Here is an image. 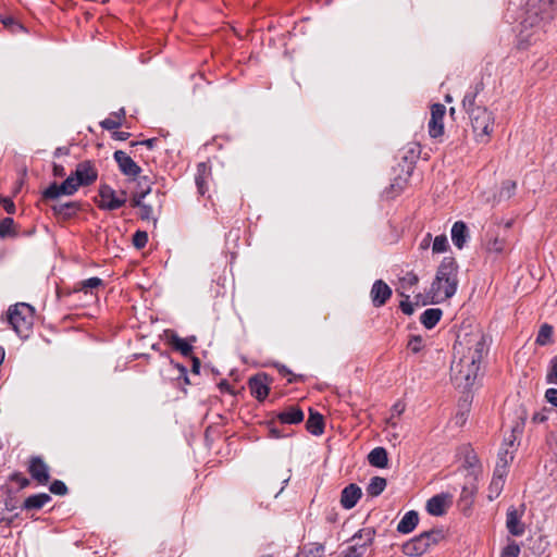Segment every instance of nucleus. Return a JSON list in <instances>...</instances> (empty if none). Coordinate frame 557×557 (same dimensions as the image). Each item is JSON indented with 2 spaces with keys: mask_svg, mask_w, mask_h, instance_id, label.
I'll list each match as a JSON object with an SVG mask.
<instances>
[{
  "mask_svg": "<svg viewBox=\"0 0 557 557\" xmlns=\"http://www.w3.org/2000/svg\"><path fill=\"white\" fill-rule=\"evenodd\" d=\"M148 242V234L145 231H137L133 236V245L137 249H143Z\"/></svg>",
  "mask_w": 557,
  "mask_h": 557,
  "instance_id": "38",
  "label": "nucleus"
},
{
  "mask_svg": "<svg viewBox=\"0 0 557 557\" xmlns=\"http://www.w3.org/2000/svg\"><path fill=\"white\" fill-rule=\"evenodd\" d=\"M453 503L450 494H437L431 497L426 503V510L432 516H443Z\"/></svg>",
  "mask_w": 557,
  "mask_h": 557,
  "instance_id": "11",
  "label": "nucleus"
},
{
  "mask_svg": "<svg viewBox=\"0 0 557 557\" xmlns=\"http://www.w3.org/2000/svg\"><path fill=\"white\" fill-rule=\"evenodd\" d=\"M178 370H180L181 374L184 375L185 382L188 383V379L186 376V369L184 367H178Z\"/></svg>",
  "mask_w": 557,
  "mask_h": 557,
  "instance_id": "60",
  "label": "nucleus"
},
{
  "mask_svg": "<svg viewBox=\"0 0 557 557\" xmlns=\"http://www.w3.org/2000/svg\"><path fill=\"white\" fill-rule=\"evenodd\" d=\"M4 356H5V351L2 347H0V366L3 363Z\"/></svg>",
  "mask_w": 557,
  "mask_h": 557,
  "instance_id": "61",
  "label": "nucleus"
},
{
  "mask_svg": "<svg viewBox=\"0 0 557 557\" xmlns=\"http://www.w3.org/2000/svg\"><path fill=\"white\" fill-rule=\"evenodd\" d=\"M408 347L414 354L421 351L423 347L422 337L419 335H413L408 343Z\"/></svg>",
  "mask_w": 557,
  "mask_h": 557,
  "instance_id": "44",
  "label": "nucleus"
},
{
  "mask_svg": "<svg viewBox=\"0 0 557 557\" xmlns=\"http://www.w3.org/2000/svg\"><path fill=\"white\" fill-rule=\"evenodd\" d=\"M513 460V451L508 448H502L498 453L497 462L505 467H509V465Z\"/></svg>",
  "mask_w": 557,
  "mask_h": 557,
  "instance_id": "36",
  "label": "nucleus"
},
{
  "mask_svg": "<svg viewBox=\"0 0 557 557\" xmlns=\"http://www.w3.org/2000/svg\"><path fill=\"white\" fill-rule=\"evenodd\" d=\"M448 247V240L445 235H438L434 238L432 250L433 252L440 253L446 251Z\"/></svg>",
  "mask_w": 557,
  "mask_h": 557,
  "instance_id": "34",
  "label": "nucleus"
},
{
  "mask_svg": "<svg viewBox=\"0 0 557 557\" xmlns=\"http://www.w3.org/2000/svg\"><path fill=\"white\" fill-rule=\"evenodd\" d=\"M553 336V327L549 324H543L540 327V331L537 333L536 337V344L541 346H545L552 342Z\"/></svg>",
  "mask_w": 557,
  "mask_h": 557,
  "instance_id": "30",
  "label": "nucleus"
},
{
  "mask_svg": "<svg viewBox=\"0 0 557 557\" xmlns=\"http://www.w3.org/2000/svg\"><path fill=\"white\" fill-rule=\"evenodd\" d=\"M405 410V405L401 404V403H396L393 407H392V413H393V417L394 416H400Z\"/></svg>",
  "mask_w": 557,
  "mask_h": 557,
  "instance_id": "50",
  "label": "nucleus"
},
{
  "mask_svg": "<svg viewBox=\"0 0 557 557\" xmlns=\"http://www.w3.org/2000/svg\"><path fill=\"white\" fill-rule=\"evenodd\" d=\"M34 309L32 306L20 302L9 308L8 321L12 329L21 336H26L33 325Z\"/></svg>",
  "mask_w": 557,
  "mask_h": 557,
  "instance_id": "3",
  "label": "nucleus"
},
{
  "mask_svg": "<svg viewBox=\"0 0 557 557\" xmlns=\"http://www.w3.org/2000/svg\"><path fill=\"white\" fill-rule=\"evenodd\" d=\"M12 479L16 480L20 483L21 487H26L29 484V481L26 478L21 476L20 474H14Z\"/></svg>",
  "mask_w": 557,
  "mask_h": 557,
  "instance_id": "53",
  "label": "nucleus"
},
{
  "mask_svg": "<svg viewBox=\"0 0 557 557\" xmlns=\"http://www.w3.org/2000/svg\"><path fill=\"white\" fill-rule=\"evenodd\" d=\"M474 101H475V94H467L465 97H463V100H462V107L465 110H467V112L470 114V110L472 108H476L474 106Z\"/></svg>",
  "mask_w": 557,
  "mask_h": 557,
  "instance_id": "46",
  "label": "nucleus"
},
{
  "mask_svg": "<svg viewBox=\"0 0 557 557\" xmlns=\"http://www.w3.org/2000/svg\"><path fill=\"white\" fill-rule=\"evenodd\" d=\"M442 317V310L437 308L426 309L420 317V322L426 327L432 329Z\"/></svg>",
  "mask_w": 557,
  "mask_h": 557,
  "instance_id": "26",
  "label": "nucleus"
},
{
  "mask_svg": "<svg viewBox=\"0 0 557 557\" xmlns=\"http://www.w3.org/2000/svg\"><path fill=\"white\" fill-rule=\"evenodd\" d=\"M505 240L503 238H491L486 244V250L490 252L500 253L504 251Z\"/></svg>",
  "mask_w": 557,
  "mask_h": 557,
  "instance_id": "33",
  "label": "nucleus"
},
{
  "mask_svg": "<svg viewBox=\"0 0 557 557\" xmlns=\"http://www.w3.org/2000/svg\"><path fill=\"white\" fill-rule=\"evenodd\" d=\"M271 432L274 434L275 437H280L281 434L278 432H276L275 429H272Z\"/></svg>",
  "mask_w": 557,
  "mask_h": 557,
  "instance_id": "64",
  "label": "nucleus"
},
{
  "mask_svg": "<svg viewBox=\"0 0 557 557\" xmlns=\"http://www.w3.org/2000/svg\"><path fill=\"white\" fill-rule=\"evenodd\" d=\"M72 175L79 186H89L96 182L98 172L91 161H83L77 164L76 170Z\"/></svg>",
  "mask_w": 557,
  "mask_h": 557,
  "instance_id": "9",
  "label": "nucleus"
},
{
  "mask_svg": "<svg viewBox=\"0 0 557 557\" xmlns=\"http://www.w3.org/2000/svg\"><path fill=\"white\" fill-rule=\"evenodd\" d=\"M306 428L313 435L322 434L324 429L323 417L318 412L310 411Z\"/></svg>",
  "mask_w": 557,
  "mask_h": 557,
  "instance_id": "25",
  "label": "nucleus"
},
{
  "mask_svg": "<svg viewBox=\"0 0 557 557\" xmlns=\"http://www.w3.org/2000/svg\"><path fill=\"white\" fill-rule=\"evenodd\" d=\"M419 522V515L414 510L408 511L399 521L397 531L403 534H408L414 530Z\"/></svg>",
  "mask_w": 557,
  "mask_h": 557,
  "instance_id": "20",
  "label": "nucleus"
},
{
  "mask_svg": "<svg viewBox=\"0 0 557 557\" xmlns=\"http://www.w3.org/2000/svg\"><path fill=\"white\" fill-rule=\"evenodd\" d=\"M403 187H404V181H401V180H396V182L391 185L392 189L397 188L398 190H400V189H403Z\"/></svg>",
  "mask_w": 557,
  "mask_h": 557,
  "instance_id": "57",
  "label": "nucleus"
},
{
  "mask_svg": "<svg viewBox=\"0 0 557 557\" xmlns=\"http://www.w3.org/2000/svg\"><path fill=\"white\" fill-rule=\"evenodd\" d=\"M363 535L366 541L362 544H355L349 546L348 549L343 555V557H362V555L366 552L367 545H369L373 540L374 531L370 529L363 530V534L360 533L359 535H355L352 540H355L357 536L361 539L363 537Z\"/></svg>",
  "mask_w": 557,
  "mask_h": 557,
  "instance_id": "16",
  "label": "nucleus"
},
{
  "mask_svg": "<svg viewBox=\"0 0 557 557\" xmlns=\"http://www.w3.org/2000/svg\"><path fill=\"white\" fill-rule=\"evenodd\" d=\"M468 238V227L462 221H457L451 227V240L454 245L461 249Z\"/></svg>",
  "mask_w": 557,
  "mask_h": 557,
  "instance_id": "19",
  "label": "nucleus"
},
{
  "mask_svg": "<svg viewBox=\"0 0 557 557\" xmlns=\"http://www.w3.org/2000/svg\"><path fill=\"white\" fill-rule=\"evenodd\" d=\"M79 187V184L76 182L73 175H70L62 184L52 183L48 188L42 193V197L46 200H53L59 198L61 195L71 196L73 195Z\"/></svg>",
  "mask_w": 557,
  "mask_h": 557,
  "instance_id": "7",
  "label": "nucleus"
},
{
  "mask_svg": "<svg viewBox=\"0 0 557 557\" xmlns=\"http://www.w3.org/2000/svg\"><path fill=\"white\" fill-rule=\"evenodd\" d=\"M67 153V149H64V148H58L55 151H54V156L55 157H59L61 154H66Z\"/></svg>",
  "mask_w": 557,
  "mask_h": 557,
  "instance_id": "58",
  "label": "nucleus"
},
{
  "mask_svg": "<svg viewBox=\"0 0 557 557\" xmlns=\"http://www.w3.org/2000/svg\"><path fill=\"white\" fill-rule=\"evenodd\" d=\"M114 160L116 161L120 171L127 176H138L141 172L139 165L124 151L116 150L114 152Z\"/></svg>",
  "mask_w": 557,
  "mask_h": 557,
  "instance_id": "12",
  "label": "nucleus"
},
{
  "mask_svg": "<svg viewBox=\"0 0 557 557\" xmlns=\"http://www.w3.org/2000/svg\"><path fill=\"white\" fill-rule=\"evenodd\" d=\"M277 420L283 424H297L304 420V412L299 407L292 406L278 412Z\"/></svg>",
  "mask_w": 557,
  "mask_h": 557,
  "instance_id": "18",
  "label": "nucleus"
},
{
  "mask_svg": "<svg viewBox=\"0 0 557 557\" xmlns=\"http://www.w3.org/2000/svg\"><path fill=\"white\" fill-rule=\"evenodd\" d=\"M170 343L184 357H189L193 352V346L187 341L181 338L176 334H172Z\"/></svg>",
  "mask_w": 557,
  "mask_h": 557,
  "instance_id": "28",
  "label": "nucleus"
},
{
  "mask_svg": "<svg viewBox=\"0 0 557 557\" xmlns=\"http://www.w3.org/2000/svg\"><path fill=\"white\" fill-rule=\"evenodd\" d=\"M524 505L520 506V509L515 506H510L506 513V528L508 532L513 536H521L525 531V525L521 521L524 513Z\"/></svg>",
  "mask_w": 557,
  "mask_h": 557,
  "instance_id": "8",
  "label": "nucleus"
},
{
  "mask_svg": "<svg viewBox=\"0 0 557 557\" xmlns=\"http://www.w3.org/2000/svg\"><path fill=\"white\" fill-rule=\"evenodd\" d=\"M12 23H13V20H12L11 17H8V18H5V20L3 21V24H4V25H10V24H12Z\"/></svg>",
  "mask_w": 557,
  "mask_h": 557,
  "instance_id": "63",
  "label": "nucleus"
},
{
  "mask_svg": "<svg viewBox=\"0 0 557 557\" xmlns=\"http://www.w3.org/2000/svg\"><path fill=\"white\" fill-rule=\"evenodd\" d=\"M103 284L102 280L99 277H90L84 280L79 283V289L88 292L89 289L98 288Z\"/></svg>",
  "mask_w": 557,
  "mask_h": 557,
  "instance_id": "35",
  "label": "nucleus"
},
{
  "mask_svg": "<svg viewBox=\"0 0 557 557\" xmlns=\"http://www.w3.org/2000/svg\"><path fill=\"white\" fill-rule=\"evenodd\" d=\"M156 143H157V138H150V139H146V140L140 141L141 145H145V146H147L150 149H152L154 147Z\"/></svg>",
  "mask_w": 557,
  "mask_h": 557,
  "instance_id": "56",
  "label": "nucleus"
},
{
  "mask_svg": "<svg viewBox=\"0 0 557 557\" xmlns=\"http://www.w3.org/2000/svg\"><path fill=\"white\" fill-rule=\"evenodd\" d=\"M444 539V533L440 529H434L421 533L419 536L407 542L404 546L405 552L410 555H422L432 545L437 544Z\"/></svg>",
  "mask_w": 557,
  "mask_h": 557,
  "instance_id": "4",
  "label": "nucleus"
},
{
  "mask_svg": "<svg viewBox=\"0 0 557 557\" xmlns=\"http://www.w3.org/2000/svg\"><path fill=\"white\" fill-rule=\"evenodd\" d=\"M51 500L49 494L40 493L27 497L23 504V508L26 510L40 509Z\"/></svg>",
  "mask_w": 557,
  "mask_h": 557,
  "instance_id": "22",
  "label": "nucleus"
},
{
  "mask_svg": "<svg viewBox=\"0 0 557 557\" xmlns=\"http://www.w3.org/2000/svg\"><path fill=\"white\" fill-rule=\"evenodd\" d=\"M458 264L451 257H445L437 268L430 292L424 297L417 295V304H440L451 298L458 288Z\"/></svg>",
  "mask_w": 557,
  "mask_h": 557,
  "instance_id": "2",
  "label": "nucleus"
},
{
  "mask_svg": "<svg viewBox=\"0 0 557 557\" xmlns=\"http://www.w3.org/2000/svg\"><path fill=\"white\" fill-rule=\"evenodd\" d=\"M99 198L97 203L100 209L113 211L125 205L126 191L122 190L117 196L111 186L103 184L99 188Z\"/></svg>",
  "mask_w": 557,
  "mask_h": 557,
  "instance_id": "6",
  "label": "nucleus"
},
{
  "mask_svg": "<svg viewBox=\"0 0 557 557\" xmlns=\"http://www.w3.org/2000/svg\"><path fill=\"white\" fill-rule=\"evenodd\" d=\"M400 295L405 297L406 299L400 302V309L401 311L407 314L411 315L414 311L413 306L411 302L408 301L409 296L405 295L403 292H400Z\"/></svg>",
  "mask_w": 557,
  "mask_h": 557,
  "instance_id": "45",
  "label": "nucleus"
},
{
  "mask_svg": "<svg viewBox=\"0 0 557 557\" xmlns=\"http://www.w3.org/2000/svg\"><path fill=\"white\" fill-rule=\"evenodd\" d=\"M150 193V187H147V189L140 191V193H136L133 195L132 199H131V206L134 207V208H141L143 205L145 203L144 202V198Z\"/></svg>",
  "mask_w": 557,
  "mask_h": 557,
  "instance_id": "39",
  "label": "nucleus"
},
{
  "mask_svg": "<svg viewBox=\"0 0 557 557\" xmlns=\"http://www.w3.org/2000/svg\"><path fill=\"white\" fill-rule=\"evenodd\" d=\"M200 370V360L197 357H193V369L191 371L196 374L199 373Z\"/></svg>",
  "mask_w": 557,
  "mask_h": 557,
  "instance_id": "55",
  "label": "nucleus"
},
{
  "mask_svg": "<svg viewBox=\"0 0 557 557\" xmlns=\"http://www.w3.org/2000/svg\"><path fill=\"white\" fill-rule=\"evenodd\" d=\"M504 482H505L504 480L492 479V482L490 484V495H488V498L491 500L500 494V492L504 487Z\"/></svg>",
  "mask_w": 557,
  "mask_h": 557,
  "instance_id": "37",
  "label": "nucleus"
},
{
  "mask_svg": "<svg viewBox=\"0 0 557 557\" xmlns=\"http://www.w3.org/2000/svg\"><path fill=\"white\" fill-rule=\"evenodd\" d=\"M519 554H520L519 545L516 543H510L504 548V550L502 553V557H519Z\"/></svg>",
  "mask_w": 557,
  "mask_h": 557,
  "instance_id": "43",
  "label": "nucleus"
},
{
  "mask_svg": "<svg viewBox=\"0 0 557 557\" xmlns=\"http://www.w3.org/2000/svg\"><path fill=\"white\" fill-rule=\"evenodd\" d=\"M125 119V110L122 108L117 112H113L109 117L100 122L103 129L112 131L119 128Z\"/></svg>",
  "mask_w": 557,
  "mask_h": 557,
  "instance_id": "24",
  "label": "nucleus"
},
{
  "mask_svg": "<svg viewBox=\"0 0 557 557\" xmlns=\"http://www.w3.org/2000/svg\"><path fill=\"white\" fill-rule=\"evenodd\" d=\"M478 462V459H476V456L475 455H468L466 457V463L468 465V467H474Z\"/></svg>",
  "mask_w": 557,
  "mask_h": 557,
  "instance_id": "54",
  "label": "nucleus"
},
{
  "mask_svg": "<svg viewBox=\"0 0 557 557\" xmlns=\"http://www.w3.org/2000/svg\"><path fill=\"white\" fill-rule=\"evenodd\" d=\"M362 495L361 488L356 484L347 485L341 496V504L345 509H351Z\"/></svg>",
  "mask_w": 557,
  "mask_h": 557,
  "instance_id": "15",
  "label": "nucleus"
},
{
  "mask_svg": "<svg viewBox=\"0 0 557 557\" xmlns=\"http://www.w3.org/2000/svg\"><path fill=\"white\" fill-rule=\"evenodd\" d=\"M370 295L374 307H382L391 298L392 289L384 281L377 280L373 283Z\"/></svg>",
  "mask_w": 557,
  "mask_h": 557,
  "instance_id": "13",
  "label": "nucleus"
},
{
  "mask_svg": "<svg viewBox=\"0 0 557 557\" xmlns=\"http://www.w3.org/2000/svg\"><path fill=\"white\" fill-rule=\"evenodd\" d=\"M14 221L11 218H4L0 222V236L5 237L12 233Z\"/></svg>",
  "mask_w": 557,
  "mask_h": 557,
  "instance_id": "41",
  "label": "nucleus"
},
{
  "mask_svg": "<svg viewBox=\"0 0 557 557\" xmlns=\"http://www.w3.org/2000/svg\"><path fill=\"white\" fill-rule=\"evenodd\" d=\"M131 134L128 132H114L112 137L116 140H126L128 139Z\"/></svg>",
  "mask_w": 557,
  "mask_h": 557,
  "instance_id": "51",
  "label": "nucleus"
},
{
  "mask_svg": "<svg viewBox=\"0 0 557 557\" xmlns=\"http://www.w3.org/2000/svg\"><path fill=\"white\" fill-rule=\"evenodd\" d=\"M450 377L458 388L469 389L475 382L480 363L488 351L487 337L481 330L459 333L454 346Z\"/></svg>",
  "mask_w": 557,
  "mask_h": 557,
  "instance_id": "1",
  "label": "nucleus"
},
{
  "mask_svg": "<svg viewBox=\"0 0 557 557\" xmlns=\"http://www.w3.org/2000/svg\"><path fill=\"white\" fill-rule=\"evenodd\" d=\"M386 487V480L382 476H373L367 486L368 495L379 496Z\"/></svg>",
  "mask_w": 557,
  "mask_h": 557,
  "instance_id": "29",
  "label": "nucleus"
},
{
  "mask_svg": "<svg viewBox=\"0 0 557 557\" xmlns=\"http://www.w3.org/2000/svg\"><path fill=\"white\" fill-rule=\"evenodd\" d=\"M419 278L418 276L412 273L408 272L405 276L400 278V288L406 289L409 288L418 283Z\"/></svg>",
  "mask_w": 557,
  "mask_h": 557,
  "instance_id": "40",
  "label": "nucleus"
},
{
  "mask_svg": "<svg viewBox=\"0 0 557 557\" xmlns=\"http://www.w3.org/2000/svg\"><path fill=\"white\" fill-rule=\"evenodd\" d=\"M267 380V375H255L249 380L250 392L258 400H263L269 394Z\"/></svg>",
  "mask_w": 557,
  "mask_h": 557,
  "instance_id": "17",
  "label": "nucleus"
},
{
  "mask_svg": "<svg viewBox=\"0 0 557 557\" xmlns=\"http://www.w3.org/2000/svg\"><path fill=\"white\" fill-rule=\"evenodd\" d=\"M471 125L476 137L484 140L493 129V114L484 107H476L470 110Z\"/></svg>",
  "mask_w": 557,
  "mask_h": 557,
  "instance_id": "5",
  "label": "nucleus"
},
{
  "mask_svg": "<svg viewBox=\"0 0 557 557\" xmlns=\"http://www.w3.org/2000/svg\"><path fill=\"white\" fill-rule=\"evenodd\" d=\"M535 421L543 422L545 420L544 416L535 414L533 418Z\"/></svg>",
  "mask_w": 557,
  "mask_h": 557,
  "instance_id": "62",
  "label": "nucleus"
},
{
  "mask_svg": "<svg viewBox=\"0 0 557 557\" xmlns=\"http://www.w3.org/2000/svg\"><path fill=\"white\" fill-rule=\"evenodd\" d=\"M1 203H2V207L3 209L9 213V214H13L15 212V205L14 202L12 201L11 198L9 197H2L1 198Z\"/></svg>",
  "mask_w": 557,
  "mask_h": 557,
  "instance_id": "48",
  "label": "nucleus"
},
{
  "mask_svg": "<svg viewBox=\"0 0 557 557\" xmlns=\"http://www.w3.org/2000/svg\"><path fill=\"white\" fill-rule=\"evenodd\" d=\"M50 492L55 494V495H65L67 493V487L66 485L60 481V480H55L51 483L50 485Z\"/></svg>",
  "mask_w": 557,
  "mask_h": 557,
  "instance_id": "42",
  "label": "nucleus"
},
{
  "mask_svg": "<svg viewBox=\"0 0 557 557\" xmlns=\"http://www.w3.org/2000/svg\"><path fill=\"white\" fill-rule=\"evenodd\" d=\"M546 400L557 407V388H548L545 393Z\"/></svg>",
  "mask_w": 557,
  "mask_h": 557,
  "instance_id": "49",
  "label": "nucleus"
},
{
  "mask_svg": "<svg viewBox=\"0 0 557 557\" xmlns=\"http://www.w3.org/2000/svg\"><path fill=\"white\" fill-rule=\"evenodd\" d=\"M446 112L444 104L434 103L431 107V119L429 121V133L433 138L440 137L444 133L443 119Z\"/></svg>",
  "mask_w": 557,
  "mask_h": 557,
  "instance_id": "10",
  "label": "nucleus"
},
{
  "mask_svg": "<svg viewBox=\"0 0 557 557\" xmlns=\"http://www.w3.org/2000/svg\"><path fill=\"white\" fill-rule=\"evenodd\" d=\"M210 175V168L206 163L198 164L197 175H196V185L200 195H205L207 188V178Z\"/></svg>",
  "mask_w": 557,
  "mask_h": 557,
  "instance_id": "27",
  "label": "nucleus"
},
{
  "mask_svg": "<svg viewBox=\"0 0 557 557\" xmlns=\"http://www.w3.org/2000/svg\"><path fill=\"white\" fill-rule=\"evenodd\" d=\"M53 175L54 176H59V177H62L65 175V170L62 165L60 164H54L53 165Z\"/></svg>",
  "mask_w": 557,
  "mask_h": 557,
  "instance_id": "52",
  "label": "nucleus"
},
{
  "mask_svg": "<svg viewBox=\"0 0 557 557\" xmlns=\"http://www.w3.org/2000/svg\"><path fill=\"white\" fill-rule=\"evenodd\" d=\"M28 471L39 484H47L50 479L49 468L40 457L30 459Z\"/></svg>",
  "mask_w": 557,
  "mask_h": 557,
  "instance_id": "14",
  "label": "nucleus"
},
{
  "mask_svg": "<svg viewBox=\"0 0 557 557\" xmlns=\"http://www.w3.org/2000/svg\"><path fill=\"white\" fill-rule=\"evenodd\" d=\"M78 208V203L74 201L58 202L51 207L54 214L60 215L63 219H70L77 212Z\"/></svg>",
  "mask_w": 557,
  "mask_h": 557,
  "instance_id": "21",
  "label": "nucleus"
},
{
  "mask_svg": "<svg viewBox=\"0 0 557 557\" xmlns=\"http://www.w3.org/2000/svg\"><path fill=\"white\" fill-rule=\"evenodd\" d=\"M507 473H508V467H505V466L496 462L493 479L504 480L505 476L507 475Z\"/></svg>",
  "mask_w": 557,
  "mask_h": 557,
  "instance_id": "47",
  "label": "nucleus"
},
{
  "mask_svg": "<svg viewBox=\"0 0 557 557\" xmlns=\"http://www.w3.org/2000/svg\"><path fill=\"white\" fill-rule=\"evenodd\" d=\"M278 370L284 375L290 374V371L285 366H280Z\"/></svg>",
  "mask_w": 557,
  "mask_h": 557,
  "instance_id": "59",
  "label": "nucleus"
},
{
  "mask_svg": "<svg viewBox=\"0 0 557 557\" xmlns=\"http://www.w3.org/2000/svg\"><path fill=\"white\" fill-rule=\"evenodd\" d=\"M369 463L376 468H385L388 462L387 451L383 447H375L368 455Z\"/></svg>",
  "mask_w": 557,
  "mask_h": 557,
  "instance_id": "23",
  "label": "nucleus"
},
{
  "mask_svg": "<svg viewBox=\"0 0 557 557\" xmlns=\"http://www.w3.org/2000/svg\"><path fill=\"white\" fill-rule=\"evenodd\" d=\"M517 184L512 181H506L503 183V186L499 190L498 197L499 200H507L509 199L516 191Z\"/></svg>",
  "mask_w": 557,
  "mask_h": 557,
  "instance_id": "32",
  "label": "nucleus"
},
{
  "mask_svg": "<svg viewBox=\"0 0 557 557\" xmlns=\"http://www.w3.org/2000/svg\"><path fill=\"white\" fill-rule=\"evenodd\" d=\"M139 218L144 221H151L153 225H156L158 221L156 210L150 205L147 203H144L143 207L139 209Z\"/></svg>",
  "mask_w": 557,
  "mask_h": 557,
  "instance_id": "31",
  "label": "nucleus"
}]
</instances>
